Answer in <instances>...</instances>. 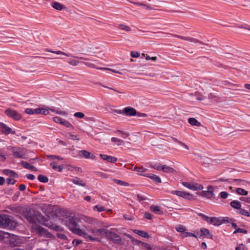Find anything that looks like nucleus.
Instances as JSON below:
<instances>
[{"label": "nucleus", "instance_id": "39448f33", "mask_svg": "<svg viewBox=\"0 0 250 250\" xmlns=\"http://www.w3.org/2000/svg\"><path fill=\"white\" fill-rule=\"evenodd\" d=\"M10 150L13 153L14 156L16 158H25L27 154V150L23 147H11Z\"/></svg>", "mask_w": 250, "mask_h": 250}, {"label": "nucleus", "instance_id": "338daca9", "mask_svg": "<svg viewBox=\"0 0 250 250\" xmlns=\"http://www.w3.org/2000/svg\"><path fill=\"white\" fill-rule=\"evenodd\" d=\"M26 177L28 179H30V180H33L35 178V176L34 175L31 174H26Z\"/></svg>", "mask_w": 250, "mask_h": 250}, {"label": "nucleus", "instance_id": "1a4fd4ad", "mask_svg": "<svg viewBox=\"0 0 250 250\" xmlns=\"http://www.w3.org/2000/svg\"><path fill=\"white\" fill-rule=\"evenodd\" d=\"M182 185L189 189L193 190H202L203 189V186L198 183H190L187 182H183Z\"/></svg>", "mask_w": 250, "mask_h": 250}, {"label": "nucleus", "instance_id": "0e129e2a", "mask_svg": "<svg viewBox=\"0 0 250 250\" xmlns=\"http://www.w3.org/2000/svg\"><path fill=\"white\" fill-rule=\"evenodd\" d=\"M222 223H227V222H231L232 221V219H229L228 217H225L223 219H222Z\"/></svg>", "mask_w": 250, "mask_h": 250}, {"label": "nucleus", "instance_id": "e2e57ef3", "mask_svg": "<svg viewBox=\"0 0 250 250\" xmlns=\"http://www.w3.org/2000/svg\"><path fill=\"white\" fill-rule=\"evenodd\" d=\"M10 177L17 178L18 177V174L14 171L11 170V172L9 175Z\"/></svg>", "mask_w": 250, "mask_h": 250}, {"label": "nucleus", "instance_id": "393cba45", "mask_svg": "<svg viewBox=\"0 0 250 250\" xmlns=\"http://www.w3.org/2000/svg\"><path fill=\"white\" fill-rule=\"evenodd\" d=\"M134 232L143 237H144V238H149V235H148V233L146 231H144L143 230L135 229L134 230Z\"/></svg>", "mask_w": 250, "mask_h": 250}, {"label": "nucleus", "instance_id": "a18cd8bd", "mask_svg": "<svg viewBox=\"0 0 250 250\" xmlns=\"http://www.w3.org/2000/svg\"><path fill=\"white\" fill-rule=\"evenodd\" d=\"M113 180L116 184L119 185L124 186H126L128 185L127 183L123 181H121V180H120L114 179Z\"/></svg>", "mask_w": 250, "mask_h": 250}, {"label": "nucleus", "instance_id": "ddd939ff", "mask_svg": "<svg viewBox=\"0 0 250 250\" xmlns=\"http://www.w3.org/2000/svg\"><path fill=\"white\" fill-rule=\"evenodd\" d=\"M212 188L211 186H209L208 187V190L211 189ZM199 195L202 196L204 197H207L208 198L210 199L211 197H214V194L213 193L212 191L208 190V191H203L201 192L197 193Z\"/></svg>", "mask_w": 250, "mask_h": 250}, {"label": "nucleus", "instance_id": "c756f323", "mask_svg": "<svg viewBox=\"0 0 250 250\" xmlns=\"http://www.w3.org/2000/svg\"><path fill=\"white\" fill-rule=\"evenodd\" d=\"M80 218L83 220V224H84V223L91 224L93 222V219L92 218L86 216H81Z\"/></svg>", "mask_w": 250, "mask_h": 250}, {"label": "nucleus", "instance_id": "5fc2aeb1", "mask_svg": "<svg viewBox=\"0 0 250 250\" xmlns=\"http://www.w3.org/2000/svg\"><path fill=\"white\" fill-rule=\"evenodd\" d=\"M229 194L226 191H222L220 193V196L222 199H226L228 197Z\"/></svg>", "mask_w": 250, "mask_h": 250}, {"label": "nucleus", "instance_id": "9d476101", "mask_svg": "<svg viewBox=\"0 0 250 250\" xmlns=\"http://www.w3.org/2000/svg\"><path fill=\"white\" fill-rule=\"evenodd\" d=\"M172 193L188 200H191L193 199V196L192 194L186 191L174 190L172 191Z\"/></svg>", "mask_w": 250, "mask_h": 250}, {"label": "nucleus", "instance_id": "473e14b6", "mask_svg": "<svg viewBox=\"0 0 250 250\" xmlns=\"http://www.w3.org/2000/svg\"><path fill=\"white\" fill-rule=\"evenodd\" d=\"M133 3L137 5L143 6L147 10H151L152 9V8L150 6L147 5L143 3L133 2Z\"/></svg>", "mask_w": 250, "mask_h": 250}, {"label": "nucleus", "instance_id": "6e6d98bb", "mask_svg": "<svg viewBox=\"0 0 250 250\" xmlns=\"http://www.w3.org/2000/svg\"><path fill=\"white\" fill-rule=\"evenodd\" d=\"M53 120L55 122L57 123H60V124H61L63 119L61 118L60 117H55L53 118Z\"/></svg>", "mask_w": 250, "mask_h": 250}, {"label": "nucleus", "instance_id": "6ab92c4d", "mask_svg": "<svg viewBox=\"0 0 250 250\" xmlns=\"http://www.w3.org/2000/svg\"><path fill=\"white\" fill-rule=\"evenodd\" d=\"M70 181L72 182L75 184L77 185L78 186L85 187L86 186V184L82 180L78 177H75L74 179L69 180Z\"/></svg>", "mask_w": 250, "mask_h": 250}, {"label": "nucleus", "instance_id": "b1692460", "mask_svg": "<svg viewBox=\"0 0 250 250\" xmlns=\"http://www.w3.org/2000/svg\"><path fill=\"white\" fill-rule=\"evenodd\" d=\"M188 122L190 125L192 126H201V124L194 118H189L188 119Z\"/></svg>", "mask_w": 250, "mask_h": 250}, {"label": "nucleus", "instance_id": "4be33fe9", "mask_svg": "<svg viewBox=\"0 0 250 250\" xmlns=\"http://www.w3.org/2000/svg\"><path fill=\"white\" fill-rule=\"evenodd\" d=\"M230 205L233 208L237 209L238 211H239L241 208V203L237 200H233L231 201L230 203Z\"/></svg>", "mask_w": 250, "mask_h": 250}, {"label": "nucleus", "instance_id": "20e7f679", "mask_svg": "<svg viewBox=\"0 0 250 250\" xmlns=\"http://www.w3.org/2000/svg\"><path fill=\"white\" fill-rule=\"evenodd\" d=\"M62 213V210L57 206L48 205V220L57 219Z\"/></svg>", "mask_w": 250, "mask_h": 250}, {"label": "nucleus", "instance_id": "79ce46f5", "mask_svg": "<svg viewBox=\"0 0 250 250\" xmlns=\"http://www.w3.org/2000/svg\"><path fill=\"white\" fill-rule=\"evenodd\" d=\"M111 140L112 142L117 143L118 145H121L123 143H124V141L123 140L118 139L116 137H112Z\"/></svg>", "mask_w": 250, "mask_h": 250}, {"label": "nucleus", "instance_id": "09e8293b", "mask_svg": "<svg viewBox=\"0 0 250 250\" xmlns=\"http://www.w3.org/2000/svg\"><path fill=\"white\" fill-rule=\"evenodd\" d=\"M248 231L247 230L243 229L241 228H238L237 229H235L234 231L233 232L234 234L237 233H243L244 234L247 233Z\"/></svg>", "mask_w": 250, "mask_h": 250}, {"label": "nucleus", "instance_id": "ea45409f", "mask_svg": "<svg viewBox=\"0 0 250 250\" xmlns=\"http://www.w3.org/2000/svg\"><path fill=\"white\" fill-rule=\"evenodd\" d=\"M200 231L202 233V234L205 236H210V238L212 237V235L210 234L209 230L208 229H205V228H202L200 229Z\"/></svg>", "mask_w": 250, "mask_h": 250}, {"label": "nucleus", "instance_id": "2eb2a0df", "mask_svg": "<svg viewBox=\"0 0 250 250\" xmlns=\"http://www.w3.org/2000/svg\"><path fill=\"white\" fill-rule=\"evenodd\" d=\"M79 154L86 159H94L95 158V156L93 155V154L88 151L84 150L80 151Z\"/></svg>", "mask_w": 250, "mask_h": 250}, {"label": "nucleus", "instance_id": "bf43d9fd", "mask_svg": "<svg viewBox=\"0 0 250 250\" xmlns=\"http://www.w3.org/2000/svg\"><path fill=\"white\" fill-rule=\"evenodd\" d=\"M240 200L241 201H244L248 203H250V198L248 197H241L240 198Z\"/></svg>", "mask_w": 250, "mask_h": 250}, {"label": "nucleus", "instance_id": "72a5a7b5", "mask_svg": "<svg viewBox=\"0 0 250 250\" xmlns=\"http://www.w3.org/2000/svg\"><path fill=\"white\" fill-rule=\"evenodd\" d=\"M236 192L239 195H247L248 194V192L247 191H246L245 189L241 188H237L236 189Z\"/></svg>", "mask_w": 250, "mask_h": 250}, {"label": "nucleus", "instance_id": "69168bd1", "mask_svg": "<svg viewBox=\"0 0 250 250\" xmlns=\"http://www.w3.org/2000/svg\"><path fill=\"white\" fill-rule=\"evenodd\" d=\"M144 216L146 218L151 220L152 219V215L150 213L148 212H146L145 213Z\"/></svg>", "mask_w": 250, "mask_h": 250}, {"label": "nucleus", "instance_id": "37998d69", "mask_svg": "<svg viewBox=\"0 0 250 250\" xmlns=\"http://www.w3.org/2000/svg\"><path fill=\"white\" fill-rule=\"evenodd\" d=\"M94 210H97L98 212H102L106 210V209L103 206L100 205H96L93 207Z\"/></svg>", "mask_w": 250, "mask_h": 250}, {"label": "nucleus", "instance_id": "bb28decb", "mask_svg": "<svg viewBox=\"0 0 250 250\" xmlns=\"http://www.w3.org/2000/svg\"><path fill=\"white\" fill-rule=\"evenodd\" d=\"M164 172L167 173H174L175 172V170L172 167H169L167 165H163L162 170Z\"/></svg>", "mask_w": 250, "mask_h": 250}, {"label": "nucleus", "instance_id": "49530a36", "mask_svg": "<svg viewBox=\"0 0 250 250\" xmlns=\"http://www.w3.org/2000/svg\"><path fill=\"white\" fill-rule=\"evenodd\" d=\"M116 133H119L121 134L122 135V137L125 139L126 138V137H127L128 136H129V134L127 133V132H124L122 130H117L116 131Z\"/></svg>", "mask_w": 250, "mask_h": 250}, {"label": "nucleus", "instance_id": "7ed1b4c3", "mask_svg": "<svg viewBox=\"0 0 250 250\" xmlns=\"http://www.w3.org/2000/svg\"><path fill=\"white\" fill-rule=\"evenodd\" d=\"M97 233L103 234L116 244H122V240L121 236L109 230L104 229H99L97 230Z\"/></svg>", "mask_w": 250, "mask_h": 250}, {"label": "nucleus", "instance_id": "423d86ee", "mask_svg": "<svg viewBox=\"0 0 250 250\" xmlns=\"http://www.w3.org/2000/svg\"><path fill=\"white\" fill-rule=\"evenodd\" d=\"M14 222L9 218V216L6 214L0 215V227L5 228L7 227H13Z\"/></svg>", "mask_w": 250, "mask_h": 250}, {"label": "nucleus", "instance_id": "7c9ffc66", "mask_svg": "<svg viewBox=\"0 0 250 250\" xmlns=\"http://www.w3.org/2000/svg\"><path fill=\"white\" fill-rule=\"evenodd\" d=\"M142 246L148 250H158V248L157 247L151 246L150 245H149L147 243H143Z\"/></svg>", "mask_w": 250, "mask_h": 250}, {"label": "nucleus", "instance_id": "f03ea898", "mask_svg": "<svg viewBox=\"0 0 250 250\" xmlns=\"http://www.w3.org/2000/svg\"><path fill=\"white\" fill-rule=\"evenodd\" d=\"M26 219L31 223L38 222L44 226H46V220L41 213L33 208L26 209L23 212Z\"/></svg>", "mask_w": 250, "mask_h": 250}, {"label": "nucleus", "instance_id": "a19ab883", "mask_svg": "<svg viewBox=\"0 0 250 250\" xmlns=\"http://www.w3.org/2000/svg\"><path fill=\"white\" fill-rule=\"evenodd\" d=\"M50 110L53 112H56L57 114H60V115H64V116H67V113L65 112V111H60V110H56L53 108H48V110Z\"/></svg>", "mask_w": 250, "mask_h": 250}, {"label": "nucleus", "instance_id": "f704fd0d", "mask_svg": "<svg viewBox=\"0 0 250 250\" xmlns=\"http://www.w3.org/2000/svg\"><path fill=\"white\" fill-rule=\"evenodd\" d=\"M61 125H63L65 126L66 127L68 128H71L72 129H74V127L73 125L67 120L63 119Z\"/></svg>", "mask_w": 250, "mask_h": 250}, {"label": "nucleus", "instance_id": "9b49d317", "mask_svg": "<svg viewBox=\"0 0 250 250\" xmlns=\"http://www.w3.org/2000/svg\"><path fill=\"white\" fill-rule=\"evenodd\" d=\"M45 109L44 108H37L35 109L33 108H27L25 110V112L28 114H45Z\"/></svg>", "mask_w": 250, "mask_h": 250}, {"label": "nucleus", "instance_id": "864d4df0", "mask_svg": "<svg viewBox=\"0 0 250 250\" xmlns=\"http://www.w3.org/2000/svg\"><path fill=\"white\" fill-rule=\"evenodd\" d=\"M69 135L70 136L69 138L73 140H77V141L80 140V138L77 135H73L71 133H69Z\"/></svg>", "mask_w": 250, "mask_h": 250}, {"label": "nucleus", "instance_id": "13d9d810", "mask_svg": "<svg viewBox=\"0 0 250 250\" xmlns=\"http://www.w3.org/2000/svg\"><path fill=\"white\" fill-rule=\"evenodd\" d=\"M7 181L8 185H14L16 182V180L11 178H8Z\"/></svg>", "mask_w": 250, "mask_h": 250}, {"label": "nucleus", "instance_id": "aec40b11", "mask_svg": "<svg viewBox=\"0 0 250 250\" xmlns=\"http://www.w3.org/2000/svg\"><path fill=\"white\" fill-rule=\"evenodd\" d=\"M50 166L54 170L59 172H61L64 167L63 165L58 166L55 162L51 163Z\"/></svg>", "mask_w": 250, "mask_h": 250}, {"label": "nucleus", "instance_id": "de8ad7c7", "mask_svg": "<svg viewBox=\"0 0 250 250\" xmlns=\"http://www.w3.org/2000/svg\"><path fill=\"white\" fill-rule=\"evenodd\" d=\"M38 180L42 183H47V177L42 175H39L38 177Z\"/></svg>", "mask_w": 250, "mask_h": 250}, {"label": "nucleus", "instance_id": "680f3d73", "mask_svg": "<svg viewBox=\"0 0 250 250\" xmlns=\"http://www.w3.org/2000/svg\"><path fill=\"white\" fill-rule=\"evenodd\" d=\"M243 247L246 248V246L244 245L243 244H240L238 246L235 248V250H243Z\"/></svg>", "mask_w": 250, "mask_h": 250}, {"label": "nucleus", "instance_id": "4c0bfd02", "mask_svg": "<svg viewBox=\"0 0 250 250\" xmlns=\"http://www.w3.org/2000/svg\"><path fill=\"white\" fill-rule=\"evenodd\" d=\"M238 213L241 215L249 217L250 216V212H249L248 211L243 209L241 208V209H239L238 211Z\"/></svg>", "mask_w": 250, "mask_h": 250}, {"label": "nucleus", "instance_id": "603ef678", "mask_svg": "<svg viewBox=\"0 0 250 250\" xmlns=\"http://www.w3.org/2000/svg\"><path fill=\"white\" fill-rule=\"evenodd\" d=\"M176 229L177 230V231L180 232H184L186 230V229L181 225H179L178 226H177L176 228Z\"/></svg>", "mask_w": 250, "mask_h": 250}, {"label": "nucleus", "instance_id": "a211bd4d", "mask_svg": "<svg viewBox=\"0 0 250 250\" xmlns=\"http://www.w3.org/2000/svg\"><path fill=\"white\" fill-rule=\"evenodd\" d=\"M144 176L149 177L150 179H152L154 182H155L156 183H161V180L160 178L157 175L152 174H145L143 175Z\"/></svg>", "mask_w": 250, "mask_h": 250}, {"label": "nucleus", "instance_id": "dca6fc26", "mask_svg": "<svg viewBox=\"0 0 250 250\" xmlns=\"http://www.w3.org/2000/svg\"><path fill=\"white\" fill-rule=\"evenodd\" d=\"M100 157L104 160H106L108 162L114 163L117 161V158L111 156L104 154H100Z\"/></svg>", "mask_w": 250, "mask_h": 250}, {"label": "nucleus", "instance_id": "6e6552de", "mask_svg": "<svg viewBox=\"0 0 250 250\" xmlns=\"http://www.w3.org/2000/svg\"><path fill=\"white\" fill-rule=\"evenodd\" d=\"M5 114L9 117H10L17 121L20 120L22 117V116L21 114H20L17 111L11 108L7 109L5 111Z\"/></svg>", "mask_w": 250, "mask_h": 250}, {"label": "nucleus", "instance_id": "4468645a", "mask_svg": "<svg viewBox=\"0 0 250 250\" xmlns=\"http://www.w3.org/2000/svg\"><path fill=\"white\" fill-rule=\"evenodd\" d=\"M207 222L214 226H220L222 224V219L217 217H209Z\"/></svg>", "mask_w": 250, "mask_h": 250}, {"label": "nucleus", "instance_id": "a878e982", "mask_svg": "<svg viewBox=\"0 0 250 250\" xmlns=\"http://www.w3.org/2000/svg\"><path fill=\"white\" fill-rule=\"evenodd\" d=\"M150 209L152 211L158 214H162L163 213V211L160 209V208L159 206L152 205L150 206Z\"/></svg>", "mask_w": 250, "mask_h": 250}, {"label": "nucleus", "instance_id": "774afa93", "mask_svg": "<svg viewBox=\"0 0 250 250\" xmlns=\"http://www.w3.org/2000/svg\"><path fill=\"white\" fill-rule=\"evenodd\" d=\"M69 63L72 64V65L76 66L78 65L79 62L76 60H73L69 62Z\"/></svg>", "mask_w": 250, "mask_h": 250}, {"label": "nucleus", "instance_id": "f8f14e48", "mask_svg": "<svg viewBox=\"0 0 250 250\" xmlns=\"http://www.w3.org/2000/svg\"><path fill=\"white\" fill-rule=\"evenodd\" d=\"M175 36L177 38H179V39H182V40L188 41L190 42H194L195 43H199V44H201L208 45L207 44H205L203 42H202L200 41H199V40H198L197 39H195V38H190V37H187L182 36H180V35H176Z\"/></svg>", "mask_w": 250, "mask_h": 250}, {"label": "nucleus", "instance_id": "c03bdc74", "mask_svg": "<svg viewBox=\"0 0 250 250\" xmlns=\"http://www.w3.org/2000/svg\"><path fill=\"white\" fill-rule=\"evenodd\" d=\"M133 170L137 171L138 172H144L146 171V169L144 168L143 167H134Z\"/></svg>", "mask_w": 250, "mask_h": 250}, {"label": "nucleus", "instance_id": "e433bc0d", "mask_svg": "<svg viewBox=\"0 0 250 250\" xmlns=\"http://www.w3.org/2000/svg\"><path fill=\"white\" fill-rule=\"evenodd\" d=\"M48 52H51V53H53L56 55L62 54V55H65L67 57H72V55L70 54H66V53H65L61 51H52L51 50L48 49Z\"/></svg>", "mask_w": 250, "mask_h": 250}, {"label": "nucleus", "instance_id": "052dcab7", "mask_svg": "<svg viewBox=\"0 0 250 250\" xmlns=\"http://www.w3.org/2000/svg\"><path fill=\"white\" fill-rule=\"evenodd\" d=\"M82 243V241L78 239H75L73 241L72 243L74 246H77Z\"/></svg>", "mask_w": 250, "mask_h": 250}, {"label": "nucleus", "instance_id": "3c124183", "mask_svg": "<svg viewBox=\"0 0 250 250\" xmlns=\"http://www.w3.org/2000/svg\"><path fill=\"white\" fill-rule=\"evenodd\" d=\"M130 55L132 58H139L140 57V53L136 51H131Z\"/></svg>", "mask_w": 250, "mask_h": 250}, {"label": "nucleus", "instance_id": "2f4dec72", "mask_svg": "<svg viewBox=\"0 0 250 250\" xmlns=\"http://www.w3.org/2000/svg\"><path fill=\"white\" fill-rule=\"evenodd\" d=\"M37 232L41 235L45 236L47 235V231L46 229L42 227H39L37 228Z\"/></svg>", "mask_w": 250, "mask_h": 250}, {"label": "nucleus", "instance_id": "4d7b16f0", "mask_svg": "<svg viewBox=\"0 0 250 250\" xmlns=\"http://www.w3.org/2000/svg\"><path fill=\"white\" fill-rule=\"evenodd\" d=\"M57 235L58 237L61 239L66 240L67 239L66 236L64 234L57 233Z\"/></svg>", "mask_w": 250, "mask_h": 250}, {"label": "nucleus", "instance_id": "cd10ccee", "mask_svg": "<svg viewBox=\"0 0 250 250\" xmlns=\"http://www.w3.org/2000/svg\"><path fill=\"white\" fill-rule=\"evenodd\" d=\"M232 181L237 182V185L243 186L246 185V184H250L249 182H248L245 180L240 179H232Z\"/></svg>", "mask_w": 250, "mask_h": 250}, {"label": "nucleus", "instance_id": "f3484780", "mask_svg": "<svg viewBox=\"0 0 250 250\" xmlns=\"http://www.w3.org/2000/svg\"><path fill=\"white\" fill-rule=\"evenodd\" d=\"M21 165L25 168L31 170L32 171H37V168L31 165L30 163L25 161L21 162Z\"/></svg>", "mask_w": 250, "mask_h": 250}, {"label": "nucleus", "instance_id": "0eeeda50", "mask_svg": "<svg viewBox=\"0 0 250 250\" xmlns=\"http://www.w3.org/2000/svg\"><path fill=\"white\" fill-rule=\"evenodd\" d=\"M113 111L118 114H123L126 116H134L137 114L136 109L131 107H125L123 110L114 109Z\"/></svg>", "mask_w": 250, "mask_h": 250}, {"label": "nucleus", "instance_id": "8fccbe9b", "mask_svg": "<svg viewBox=\"0 0 250 250\" xmlns=\"http://www.w3.org/2000/svg\"><path fill=\"white\" fill-rule=\"evenodd\" d=\"M74 116L76 118L82 119L84 117V114L82 112H77L74 114Z\"/></svg>", "mask_w": 250, "mask_h": 250}, {"label": "nucleus", "instance_id": "412c9836", "mask_svg": "<svg viewBox=\"0 0 250 250\" xmlns=\"http://www.w3.org/2000/svg\"><path fill=\"white\" fill-rule=\"evenodd\" d=\"M48 228L54 230L56 231H62L63 230V228L62 227L55 224H52L50 225L48 224Z\"/></svg>", "mask_w": 250, "mask_h": 250}, {"label": "nucleus", "instance_id": "c9c22d12", "mask_svg": "<svg viewBox=\"0 0 250 250\" xmlns=\"http://www.w3.org/2000/svg\"><path fill=\"white\" fill-rule=\"evenodd\" d=\"M150 166L155 169H156L157 170H162V167H163V165H162L161 164L159 163V164H151Z\"/></svg>", "mask_w": 250, "mask_h": 250}, {"label": "nucleus", "instance_id": "f257e3e1", "mask_svg": "<svg viewBox=\"0 0 250 250\" xmlns=\"http://www.w3.org/2000/svg\"><path fill=\"white\" fill-rule=\"evenodd\" d=\"M69 229L74 233L83 236L87 240L95 241V238L89 235L82 228H87L85 224H83V220L81 219L80 217L71 216L70 217L66 224Z\"/></svg>", "mask_w": 250, "mask_h": 250}, {"label": "nucleus", "instance_id": "58836bf2", "mask_svg": "<svg viewBox=\"0 0 250 250\" xmlns=\"http://www.w3.org/2000/svg\"><path fill=\"white\" fill-rule=\"evenodd\" d=\"M118 28H119L121 30H125L126 31H129L131 30V28L130 27L125 25L124 24H119L118 26Z\"/></svg>", "mask_w": 250, "mask_h": 250}, {"label": "nucleus", "instance_id": "5701e85b", "mask_svg": "<svg viewBox=\"0 0 250 250\" xmlns=\"http://www.w3.org/2000/svg\"><path fill=\"white\" fill-rule=\"evenodd\" d=\"M51 6L54 9L58 10H62L63 8L65 7L64 5L61 4V3L57 1H54L52 2Z\"/></svg>", "mask_w": 250, "mask_h": 250}, {"label": "nucleus", "instance_id": "c85d7f7f", "mask_svg": "<svg viewBox=\"0 0 250 250\" xmlns=\"http://www.w3.org/2000/svg\"><path fill=\"white\" fill-rule=\"evenodd\" d=\"M2 131L6 134H9L11 131V129L7 126L6 125L1 123L0 124Z\"/></svg>", "mask_w": 250, "mask_h": 250}]
</instances>
